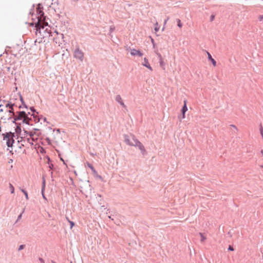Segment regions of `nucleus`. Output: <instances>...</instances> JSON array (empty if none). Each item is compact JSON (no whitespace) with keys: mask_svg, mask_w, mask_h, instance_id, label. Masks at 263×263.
Segmentation results:
<instances>
[{"mask_svg":"<svg viewBox=\"0 0 263 263\" xmlns=\"http://www.w3.org/2000/svg\"><path fill=\"white\" fill-rule=\"evenodd\" d=\"M15 104L14 103H12L11 102H8L6 104V107L9 108H13L14 106H15Z\"/></svg>","mask_w":263,"mask_h":263,"instance_id":"a211bd4d","label":"nucleus"},{"mask_svg":"<svg viewBox=\"0 0 263 263\" xmlns=\"http://www.w3.org/2000/svg\"><path fill=\"white\" fill-rule=\"evenodd\" d=\"M45 31L47 32V33H48V34H50L51 33V30L50 29L48 30V28H46L45 30Z\"/></svg>","mask_w":263,"mask_h":263,"instance_id":"a18cd8bd","label":"nucleus"},{"mask_svg":"<svg viewBox=\"0 0 263 263\" xmlns=\"http://www.w3.org/2000/svg\"><path fill=\"white\" fill-rule=\"evenodd\" d=\"M154 29L156 32L158 31V30H159V27L158 26V23H156Z\"/></svg>","mask_w":263,"mask_h":263,"instance_id":"f704fd0d","label":"nucleus"},{"mask_svg":"<svg viewBox=\"0 0 263 263\" xmlns=\"http://www.w3.org/2000/svg\"><path fill=\"white\" fill-rule=\"evenodd\" d=\"M9 188L10 189V192L11 194H13L14 193V187L13 185L9 183Z\"/></svg>","mask_w":263,"mask_h":263,"instance_id":"b1692460","label":"nucleus"},{"mask_svg":"<svg viewBox=\"0 0 263 263\" xmlns=\"http://www.w3.org/2000/svg\"><path fill=\"white\" fill-rule=\"evenodd\" d=\"M7 111L9 112V116H11V117H14L16 113V111H15L14 107L9 108L8 110H7Z\"/></svg>","mask_w":263,"mask_h":263,"instance_id":"2eb2a0df","label":"nucleus"},{"mask_svg":"<svg viewBox=\"0 0 263 263\" xmlns=\"http://www.w3.org/2000/svg\"><path fill=\"white\" fill-rule=\"evenodd\" d=\"M43 120H44V122H47V123H48V122H47V119H46V118H45H45H44Z\"/></svg>","mask_w":263,"mask_h":263,"instance_id":"5fc2aeb1","label":"nucleus"},{"mask_svg":"<svg viewBox=\"0 0 263 263\" xmlns=\"http://www.w3.org/2000/svg\"><path fill=\"white\" fill-rule=\"evenodd\" d=\"M115 100L119 103L123 107L126 108V106L125 105L124 103L122 101V99L121 98V97L120 95H118L116 96Z\"/></svg>","mask_w":263,"mask_h":263,"instance_id":"0eeeda50","label":"nucleus"},{"mask_svg":"<svg viewBox=\"0 0 263 263\" xmlns=\"http://www.w3.org/2000/svg\"><path fill=\"white\" fill-rule=\"evenodd\" d=\"M20 101L22 103V104L23 105V107L25 108H28L27 105L26 104L24 99L21 95H20Z\"/></svg>","mask_w":263,"mask_h":263,"instance_id":"aec40b11","label":"nucleus"},{"mask_svg":"<svg viewBox=\"0 0 263 263\" xmlns=\"http://www.w3.org/2000/svg\"><path fill=\"white\" fill-rule=\"evenodd\" d=\"M32 8L31 9L30 11L29 12V14H31L32 16L33 15V11H34V5L33 4L32 5Z\"/></svg>","mask_w":263,"mask_h":263,"instance_id":"2f4dec72","label":"nucleus"},{"mask_svg":"<svg viewBox=\"0 0 263 263\" xmlns=\"http://www.w3.org/2000/svg\"><path fill=\"white\" fill-rule=\"evenodd\" d=\"M108 218L109 219H111L112 220H114V219L112 218H111V216H108Z\"/></svg>","mask_w":263,"mask_h":263,"instance_id":"bf43d9fd","label":"nucleus"},{"mask_svg":"<svg viewBox=\"0 0 263 263\" xmlns=\"http://www.w3.org/2000/svg\"><path fill=\"white\" fill-rule=\"evenodd\" d=\"M46 158H47V159L48 160V161H47L48 164L51 163V160L50 159V157L48 156H46Z\"/></svg>","mask_w":263,"mask_h":263,"instance_id":"58836bf2","label":"nucleus"},{"mask_svg":"<svg viewBox=\"0 0 263 263\" xmlns=\"http://www.w3.org/2000/svg\"><path fill=\"white\" fill-rule=\"evenodd\" d=\"M42 41V38L40 39V41L39 42V43H41Z\"/></svg>","mask_w":263,"mask_h":263,"instance_id":"e2e57ef3","label":"nucleus"},{"mask_svg":"<svg viewBox=\"0 0 263 263\" xmlns=\"http://www.w3.org/2000/svg\"><path fill=\"white\" fill-rule=\"evenodd\" d=\"M1 119H2V120H5V119H6V118H4V117H2V118H1Z\"/></svg>","mask_w":263,"mask_h":263,"instance_id":"0e129e2a","label":"nucleus"},{"mask_svg":"<svg viewBox=\"0 0 263 263\" xmlns=\"http://www.w3.org/2000/svg\"><path fill=\"white\" fill-rule=\"evenodd\" d=\"M51 262H52V263H56V262H55L54 261H53V260H51Z\"/></svg>","mask_w":263,"mask_h":263,"instance_id":"774afa93","label":"nucleus"},{"mask_svg":"<svg viewBox=\"0 0 263 263\" xmlns=\"http://www.w3.org/2000/svg\"><path fill=\"white\" fill-rule=\"evenodd\" d=\"M7 119H8V120H11L13 119V120L12 121V122L13 123L15 124V125H16V124L19 123L18 122H16L17 121H18V120L15 117H11V116H10L8 117Z\"/></svg>","mask_w":263,"mask_h":263,"instance_id":"f3484780","label":"nucleus"},{"mask_svg":"<svg viewBox=\"0 0 263 263\" xmlns=\"http://www.w3.org/2000/svg\"><path fill=\"white\" fill-rule=\"evenodd\" d=\"M46 140L48 141L49 142H50V140L49 138H46Z\"/></svg>","mask_w":263,"mask_h":263,"instance_id":"13d9d810","label":"nucleus"},{"mask_svg":"<svg viewBox=\"0 0 263 263\" xmlns=\"http://www.w3.org/2000/svg\"><path fill=\"white\" fill-rule=\"evenodd\" d=\"M258 20L259 21H261L263 20V15H260L258 17Z\"/></svg>","mask_w":263,"mask_h":263,"instance_id":"c03bdc74","label":"nucleus"},{"mask_svg":"<svg viewBox=\"0 0 263 263\" xmlns=\"http://www.w3.org/2000/svg\"><path fill=\"white\" fill-rule=\"evenodd\" d=\"M32 120V119L31 117H28L27 116L24 118V120H23L22 123L28 125H32V124L30 123V121Z\"/></svg>","mask_w":263,"mask_h":263,"instance_id":"9d476101","label":"nucleus"},{"mask_svg":"<svg viewBox=\"0 0 263 263\" xmlns=\"http://www.w3.org/2000/svg\"><path fill=\"white\" fill-rule=\"evenodd\" d=\"M3 109L2 108H1L0 112H3Z\"/></svg>","mask_w":263,"mask_h":263,"instance_id":"052dcab7","label":"nucleus"},{"mask_svg":"<svg viewBox=\"0 0 263 263\" xmlns=\"http://www.w3.org/2000/svg\"><path fill=\"white\" fill-rule=\"evenodd\" d=\"M4 140H6L7 146L9 147H12L14 143V137H15V133L11 132H7L3 134Z\"/></svg>","mask_w":263,"mask_h":263,"instance_id":"f03ea898","label":"nucleus"},{"mask_svg":"<svg viewBox=\"0 0 263 263\" xmlns=\"http://www.w3.org/2000/svg\"><path fill=\"white\" fill-rule=\"evenodd\" d=\"M131 136L133 141L135 142L134 146L138 147L140 151L141 154L144 156H145L147 154V152L144 145L136 138L134 135H132Z\"/></svg>","mask_w":263,"mask_h":263,"instance_id":"7ed1b4c3","label":"nucleus"},{"mask_svg":"<svg viewBox=\"0 0 263 263\" xmlns=\"http://www.w3.org/2000/svg\"><path fill=\"white\" fill-rule=\"evenodd\" d=\"M231 126H232L233 128H234L236 130H237L236 127L234 125H231Z\"/></svg>","mask_w":263,"mask_h":263,"instance_id":"3c124183","label":"nucleus"},{"mask_svg":"<svg viewBox=\"0 0 263 263\" xmlns=\"http://www.w3.org/2000/svg\"><path fill=\"white\" fill-rule=\"evenodd\" d=\"M74 57L81 61L83 60L84 53L82 51L79 49V48H77L75 49L74 52Z\"/></svg>","mask_w":263,"mask_h":263,"instance_id":"39448f33","label":"nucleus"},{"mask_svg":"<svg viewBox=\"0 0 263 263\" xmlns=\"http://www.w3.org/2000/svg\"><path fill=\"white\" fill-rule=\"evenodd\" d=\"M20 141L18 140L17 141V144L18 145V147L20 148H21L22 146H24V145L23 144H20Z\"/></svg>","mask_w":263,"mask_h":263,"instance_id":"79ce46f5","label":"nucleus"},{"mask_svg":"<svg viewBox=\"0 0 263 263\" xmlns=\"http://www.w3.org/2000/svg\"><path fill=\"white\" fill-rule=\"evenodd\" d=\"M177 26L179 27V28H181L182 26V24L181 22V21L180 19L178 18L177 19Z\"/></svg>","mask_w":263,"mask_h":263,"instance_id":"bb28decb","label":"nucleus"},{"mask_svg":"<svg viewBox=\"0 0 263 263\" xmlns=\"http://www.w3.org/2000/svg\"><path fill=\"white\" fill-rule=\"evenodd\" d=\"M39 261H40L41 262H42V263H45V261H44V260L42 258H41V257H39Z\"/></svg>","mask_w":263,"mask_h":263,"instance_id":"37998d69","label":"nucleus"},{"mask_svg":"<svg viewBox=\"0 0 263 263\" xmlns=\"http://www.w3.org/2000/svg\"><path fill=\"white\" fill-rule=\"evenodd\" d=\"M130 54L133 56H138L139 57H141L143 55V53L140 50H137L135 48H130Z\"/></svg>","mask_w":263,"mask_h":263,"instance_id":"423d86ee","label":"nucleus"},{"mask_svg":"<svg viewBox=\"0 0 263 263\" xmlns=\"http://www.w3.org/2000/svg\"><path fill=\"white\" fill-rule=\"evenodd\" d=\"M25 247V245H21L19 246L18 247V251H20L23 249H24Z\"/></svg>","mask_w":263,"mask_h":263,"instance_id":"7c9ffc66","label":"nucleus"},{"mask_svg":"<svg viewBox=\"0 0 263 263\" xmlns=\"http://www.w3.org/2000/svg\"><path fill=\"white\" fill-rule=\"evenodd\" d=\"M48 165H49V167L50 170H53L54 169V166L52 163H50L48 164Z\"/></svg>","mask_w":263,"mask_h":263,"instance_id":"c9c22d12","label":"nucleus"},{"mask_svg":"<svg viewBox=\"0 0 263 263\" xmlns=\"http://www.w3.org/2000/svg\"><path fill=\"white\" fill-rule=\"evenodd\" d=\"M22 116H24L25 118L27 116V113L25 111H18Z\"/></svg>","mask_w":263,"mask_h":263,"instance_id":"c85d7f7f","label":"nucleus"},{"mask_svg":"<svg viewBox=\"0 0 263 263\" xmlns=\"http://www.w3.org/2000/svg\"><path fill=\"white\" fill-rule=\"evenodd\" d=\"M142 65L146 67L148 69H149L150 70L152 71L153 68L151 66L150 64H149L148 60L146 58H144V61L142 63Z\"/></svg>","mask_w":263,"mask_h":263,"instance_id":"1a4fd4ad","label":"nucleus"},{"mask_svg":"<svg viewBox=\"0 0 263 263\" xmlns=\"http://www.w3.org/2000/svg\"><path fill=\"white\" fill-rule=\"evenodd\" d=\"M66 219L68 220V222L70 223V229H72V227L74 226V222L73 221H70V220H69L67 217H66Z\"/></svg>","mask_w":263,"mask_h":263,"instance_id":"cd10ccee","label":"nucleus"},{"mask_svg":"<svg viewBox=\"0 0 263 263\" xmlns=\"http://www.w3.org/2000/svg\"><path fill=\"white\" fill-rule=\"evenodd\" d=\"M46 186L45 180L44 177H43L42 184V192H44Z\"/></svg>","mask_w":263,"mask_h":263,"instance_id":"412c9836","label":"nucleus"},{"mask_svg":"<svg viewBox=\"0 0 263 263\" xmlns=\"http://www.w3.org/2000/svg\"><path fill=\"white\" fill-rule=\"evenodd\" d=\"M215 14H212L210 16V21H211V22L213 21H214V18H215Z\"/></svg>","mask_w":263,"mask_h":263,"instance_id":"e433bc0d","label":"nucleus"},{"mask_svg":"<svg viewBox=\"0 0 263 263\" xmlns=\"http://www.w3.org/2000/svg\"><path fill=\"white\" fill-rule=\"evenodd\" d=\"M73 2H78L79 0H71Z\"/></svg>","mask_w":263,"mask_h":263,"instance_id":"69168bd1","label":"nucleus"},{"mask_svg":"<svg viewBox=\"0 0 263 263\" xmlns=\"http://www.w3.org/2000/svg\"><path fill=\"white\" fill-rule=\"evenodd\" d=\"M259 131H260V135L263 139V127H262L261 124H260L259 125Z\"/></svg>","mask_w":263,"mask_h":263,"instance_id":"393cba45","label":"nucleus"},{"mask_svg":"<svg viewBox=\"0 0 263 263\" xmlns=\"http://www.w3.org/2000/svg\"><path fill=\"white\" fill-rule=\"evenodd\" d=\"M93 175L95 177H96L97 178H99L100 179H101V180L103 179L101 175H98V174H97V175Z\"/></svg>","mask_w":263,"mask_h":263,"instance_id":"ea45409f","label":"nucleus"},{"mask_svg":"<svg viewBox=\"0 0 263 263\" xmlns=\"http://www.w3.org/2000/svg\"><path fill=\"white\" fill-rule=\"evenodd\" d=\"M159 64H160V66L161 67H163V66H164L165 65V63L163 61V60H160L159 61Z\"/></svg>","mask_w":263,"mask_h":263,"instance_id":"c756f323","label":"nucleus"},{"mask_svg":"<svg viewBox=\"0 0 263 263\" xmlns=\"http://www.w3.org/2000/svg\"><path fill=\"white\" fill-rule=\"evenodd\" d=\"M30 139L29 138H27L28 142H29L31 145H33V143L32 142H30Z\"/></svg>","mask_w":263,"mask_h":263,"instance_id":"603ef678","label":"nucleus"},{"mask_svg":"<svg viewBox=\"0 0 263 263\" xmlns=\"http://www.w3.org/2000/svg\"><path fill=\"white\" fill-rule=\"evenodd\" d=\"M31 114H31L30 112H28V113H27V116L28 117H29V115H30V116H31Z\"/></svg>","mask_w":263,"mask_h":263,"instance_id":"6e6d98bb","label":"nucleus"},{"mask_svg":"<svg viewBox=\"0 0 263 263\" xmlns=\"http://www.w3.org/2000/svg\"><path fill=\"white\" fill-rule=\"evenodd\" d=\"M23 131L25 135H29L30 137H32L34 135H37L39 136L41 134L40 133L39 134L36 132L33 133L32 132H28L25 129H23Z\"/></svg>","mask_w":263,"mask_h":263,"instance_id":"9b49d317","label":"nucleus"},{"mask_svg":"<svg viewBox=\"0 0 263 263\" xmlns=\"http://www.w3.org/2000/svg\"><path fill=\"white\" fill-rule=\"evenodd\" d=\"M187 110V105H186V100H184V105L181 110L183 119H184L185 118V114Z\"/></svg>","mask_w":263,"mask_h":263,"instance_id":"6e6552de","label":"nucleus"},{"mask_svg":"<svg viewBox=\"0 0 263 263\" xmlns=\"http://www.w3.org/2000/svg\"><path fill=\"white\" fill-rule=\"evenodd\" d=\"M260 153H261V154H262V155L263 156V149H262V150L260 151Z\"/></svg>","mask_w":263,"mask_h":263,"instance_id":"680f3d73","label":"nucleus"},{"mask_svg":"<svg viewBox=\"0 0 263 263\" xmlns=\"http://www.w3.org/2000/svg\"><path fill=\"white\" fill-rule=\"evenodd\" d=\"M22 108V105H20V106H18V108L21 109V108Z\"/></svg>","mask_w":263,"mask_h":263,"instance_id":"338daca9","label":"nucleus"},{"mask_svg":"<svg viewBox=\"0 0 263 263\" xmlns=\"http://www.w3.org/2000/svg\"><path fill=\"white\" fill-rule=\"evenodd\" d=\"M133 134H131L130 136L126 134L123 135L124 141L127 145L134 146L135 142H134L132 139L131 136Z\"/></svg>","mask_w":263,"mask_h":263,"instance_id":"20e7f679","label":"nucleus"},{"mask_svg":"<svg viewBox=\"0 0 263 263\" xmlns=\"http://www.w3.org/2000/svg\"><path fill=\"white\" fill-rule=\"evenodd\" d=\"M36 18L37 19V21L35 23V27L36 28V33L39 31L40 33H41V29H44V27L43 25L42 24L43 21H45L46 20V16L44 14V12L43 11V6L41 4H39L37 5L36 8Z\"/></svg>","mask_w":263,"mask_h":263,"instance_id":"f257e3e1","label":"nucleus"},{"mask_svg":"<svg viewBox=\"0 0 263 263\" xmlns=\"http://www.w3.org/2000/svg\"><path fill=\"white\" fill-rule=\"evenodd\" d=\"M40 152L41 154H45L46 153V150L45 148L42 146H40Z\"/></svg>","mask_w":263,"mask_h":263,"instance_id":"a878e982","label":"nucleus"},{"mask_svg":"<svg viewBox=\"0 0 263 263\" xmlns=\"http://www.w3.org/2000/svg\"><path fill=\"white\" fill-rule=\"evenodd\" d=\"M56 131L57 133H60V128H57V129H53V131Z\"/></svg>","mask_w":263,"mask_h":263,"instance_id":"09e8293b","label":"nucleus"},{"mask_svg":"<svg viewBox=\"0 0 263 263\" xmlns=\"http://www.w3.org/2000/svg\"><path fill=\"white\" fill-rule=\"evenodd\" d=\"M60 160L62 161L63 162V164L66 166L67 167H68L67 165L65 162V161L63 159V158L60 157Z\"/></svg>","mask_w":263,"mask_h":263,"instance_id":"a19ab883","label":"nucleus"},{"mask_svg":"<svg viewBox=\"0 0 263 263\" xmlns=\"http://www.w3.org/2000/svg\"><path fill=\"white\" fill-rule=\"evenodd\" d=\"M31 117H33V118L34 119V121L35 123H37V122H39L40 121V118L37 117L34 114H31Z\"/></svg>","mask_w":263,"mask_h":263,"instance_id":"6ab92c4d","label":"nucleus"},{"mask_svg":"<svg viewBox=\"0 0 263 263\" xmlns=\"http://www.w3.org/2000/svg\"><path fill=\"white\" fill-rule=\"evenodd\" d=\"M228 250L229 251H234V248H233L232 246L229 245V247H228Z\"/></svg>","mask_w":263,"mask_h":263,"instance_id":"72a5a7b5","label":"nucleus"},{"mask_svg":"<svg viewBox=\"0 0 263 263\" xmlns=\"http://www.w3.org/2000/svg\"><path fill=\"white\" fill-rule=\"evenodd\" d=\"M199 235H200V236L201 237L200 241L201 242H203L206 239V236L202 233H199Z\"/></svg>","mask_w":263,"mask_h":263,"instance_id":"4be33fe9","label":"nucleus"},{"mask_svg":"<svg viewBox=\"0 0 263 263\" xmlns=\"http://www.w3.org/2000/svg\"><path fill=\"white\" fill-rule=\"evenodd\" d=\"M87 166L89 168L91 169V170L93 172V175H97V171L95 170V168L91 164L87 163Z\"/></svg>","mask_w":263,"mask_h":263,"instance_id":"dca6fc26","label":"nucleus"},{"mask_svg":"<svg viewBox=\"0 0 263 263\" xmlns=\"http://www.w3.org/2000/svg\"><path fill=\"white\" fill-rule=\"evenodd\" d=\"M42 196H43V198L45 199V200H47V198L45 196V195H44V192H42Z\"/></svg>","mask_w":263,"mask_h":263,"instance_id":"8fccbe9b","label":"nucleus"},{"mask_svg":"<svg viewBox=\"0 0 263 263\" xmlns=\"http://www.w3.org/2000/svg\"><path fill=\"white\" fill-rule=\"evenodd\" d=\"M15 133L18 135L21 134L22 132L21 129V123H19L18 124H16V128L15 129Z\"/></svg>","mask_w":263,"mask_h":263,"instance_id":"f8f14e48","label":"nucleus"},{"mask_svg":"<svg viewBox=\"0 0 263 263\" xmlns=\"http://www.w3.org/2000/svg\"><path fill=\"white\" fill-rule=\"evenodd\" d=\"M158 57L159 58V61L163 60L161 54L160 53H157Z\"/></svg>","mask_w":263,"mask_h":263,"instance_id":"4c0bfd02","label":"nucleus"},{"mask_svg":"<svg viewBox=\"0 0 263 263\" xmlns=\"http://www.w3.org/2000/svg\"><path fill=\"white\" fill-rule=\"evenodd\" d=\"M21 191L24 193L26 199L27 200H28L29 198L27 192L24 189H21Z\"/></svg>","mask_w":263,"mask_h":263,"instance_id":"5701e85b","label":"nucleus"},{"mask_svg":"<svg viewBox=\"0 0 263 263\" xmlns=\"http://www.w3.org/2000/svg\"><path fill=\"white\" fill-rule=\"evenodd\" d=\"M151 42H152V43L153 44V47H155V43L154 42V40L153 39H151Z\"/></svg>","mask_w":263,"mask_h":263,"instance_id":"de8ad7c7","label":"nucleus"},{"mask_svg":"<svg viewBox=\"0 0 263 263\" xmlns=\"http://www.w3.org/2000/svg\"><path fill=\"white\" fill-rule=\"evenodd\" d=\"M33 130L35 132H37V131H39L40 130L37 128H33Z\"/></svg>","mask_w":263,"mask_h":263,"instance_id":"4d7b16f0","label":"nucleus"},{"mask_svg":"<svg viewBox=\"0 0 263 263\" xmlns=\"http://www.w3.org/2000/svg\"><path fill=\"white\" fill-rule=\"evenodd\" d=\"M114 30V28H112L110 27L109 31L110 32H111Z\"/></svg>","mask_w":263,"mask_h":263,"instance_id":"864d4df0","label":"nucleus"},{"mask_svg":"<svg viewBox=\"0 0 263 263\" xmlns=\"http://www.w3.org/2000/svg\"><path fill=\"white\" fill-rule=\"evenodd\" d=\"M14 117H16V118L18 120H22L23 121V120H24V116H23L21 114H20V113L18 111H16V113Z\"/></svg>","mask_w":263,"mask_h":263,"instance_id":"4468645a","label":"nucleus"},{"mask_svg":"<svg viewBox=\"0 0 263 263\" xmlns=\"http://www.w3.org/2000/svg\"><path fill=\"white\" fill-rule=\"evenodd\" d=\"M22 216V213H21V214L18 216L16 221H17L18 220H19L21 218Z\"/></svg>","mask_w":263,"mask_h":263,"instance_id":"49530a36","label":"nucleus"},{"mask_svg":"<svg viewBox=\"0 0 263 263\" xmlns=\"http://www.w3.org/2000/svg\"><path fill=\"white\" fill-rule=\"evenodd\" d=\"M30 110L32 112V114H34V112H36V109L33 106H31L29 108Z\"/></svg>","mask_w":263,"mask_h":263,"instance_id":"473e14b6","label":"nucleus"},{"mask_svg":"<svg viewBox=\"0 0 263 263\" xmlns=\"http://www.w3.org/2000/svg\"><path fill=\"white\" fill-rule=\"evenodd\" d=\"M207 54L208 60L212 62V64L214 66H215L216 65V61L212 58V55L209 52H207Z\"/></svg>","mask_w":263,"mask_h":263,"instance_id":"ddd939ff","label":"nucleus"}]
</instances>
